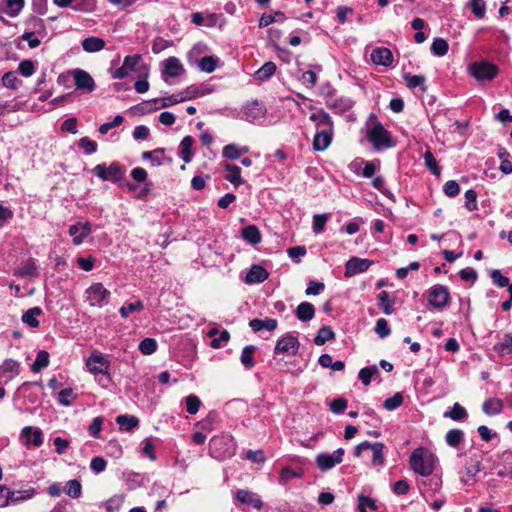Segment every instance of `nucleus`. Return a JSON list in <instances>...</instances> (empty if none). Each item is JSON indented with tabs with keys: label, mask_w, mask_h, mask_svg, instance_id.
<instances>
[{
	"label": "nucleus",
	"mask_w": 512,
	"mask_h": 512,
	"mask_svg": "<svg viewBox=\"0 0 512 512\" xmlns=\"http://www.w3.org/2000/svg\"><path fill=\"white\" fill-rule=\"evenodd\" d=\"M20 441L26 447H40L43 444V433L39 428L25 426L21 430Z\"/></svg>",
	"instance_id": "obj_14"
},
{
	"label": "nucleus",
	"mask_w": 512,
	"mask_h": 512,
	"mask_svg": "<svg viewBox=\"0 0 512 512\" xmlns=\"http://www.w3.org/2000/svg\"><path fill=\"white\" fill-rule=\"evenodd\" d=\"M124 501L125 496L123 494H115L104 503V507L107 512H118Z\"/></svg>",
	"instance_id": "obj_43"
},
{
	"label": "nucleus",
	"mask_w": 512,
	"mask_h": 512,
	"mask_svg": "<svg viewBox=\"0 0 512 512\" xmlns=\"http://www.w3.org/2000/svg\"><path fill=\"white\" fill-rule=\"evenodd\" d=\"M344 449L338 448L333 453H320L316 456L315 462L321 471H328L343 460Z\"/></svg>",
	"instance_id": "obj_10"
},
{
	"label": "nucleus",
	"mask_w": 512,
	"mask_h": 512,
	"mask_svg": "<svg viewBox=\"0 0 512 512\" xmlns=\"http://www.w3.org/2000/svg\"><path fill=\"white\" fill-rule=\"evenodd\" d=\"M403 395L401 393H395L392 397L387 398L384 401V408L388 411H393L403 404Z\"/></svg>",
	"instance_id": "obj_61"
},
{
	"label": "nucleus",
	"mask_w": 512,
	"mask_h": 512,
	"mask_svg": "<svg viewBox=\"0 0 512 512\" xmlns=\"http://www.w3.org/2000/svg\"><path fill=\"white\" fill-rule=\"evenodd\" d=\"M236 499L240 503L251 506L256 510H261L263 508V501L261 500V497L255 492L239 489L236 492Z\"/></svg>",
	"instance_id": "obj_19"
},
{
	"label": "nucleus",
	"mask_w": 512,
	"mask_h": 512,
	"mask_svg": "<svg viewBox=\"0 0 512 512\" xmlns=\"http://www.w3.org/2000/svg\"><path fill=\"white\" fill-rule=\"evenodd\" d=\"M373 264L372 260L352 257L345 264V276L352 277L367 271Z\"/></svg>",
	"instance_id": "obj_15"
},
{
	"label": "nucleus",
	"mask_w": 512,
	"mask_h": 512,
	"mask_svg": "<svg viewBox=\"0 0 512 512\" xmlns=\"http://www.w3.org/2000/svg\"><path fill=\"white\" fill-rule=\"evenodd\" d=\"M276 71V64L272 61L264 63L254 74L256 80L266 81L271 78Z\"/></svg>",
	"instance_id": "obj_34"
},
{
	"label": "nucleus",
	"mask_w": 512,
	"mask_h": 512,
	"mask_svg": "<svg viewBox=\"0 0 512 512\" xmlns=\"http://www.w3.org/2000/svg\"><path fill=\"white\" fill-rule=\"evenodd\" d=\"M379 307L384 311L386 315H391L393 312L394 299L390 296L387 291H382L378 295Z\"/></svg>",
	"instance_id": "obj_42"
},
{
	"label": "nucleus",
	"mask_w": 512,
	"mask_h": 512,
	"mask_svg": "<svg viewBox=\"0 0 512 512\" xmlns=\"http://www.w3.org/2000/svg\"><path fill=\"white\" fill-rule=\"evenodd\" d=\"M144 308L143 302L136 300L134 302L125 303L119 310L121 317L127 318L134 312H140Z\"/></svg>",
	"instance_id": "obj_45"
},
{
	"label": "nucleus",
	"mask_w": 512,
	"mask_h": 512,
	"mask_svg": "<svg viewBox=\"0 0 512 512\" xmlns=\"http://www.w3.org/2000/svg\"><path fill=\"white\" fill-rule=\"evenodd\" d=\"M403 78L407 84V86L410 88V89H414L416 87H421L422 88V91H426V86H425V77L422 76V75H412L410 73H405L403 75Z\"/></svg>",
	"instance_id": "obj_44"
},
{
	"label": "nucleus",
	"mask_w": 512,
	"mask_h": 512,
	"mask_svg": "<svg viewBox=\"0 0 512 512\" xmlns=\"http://www.w3.org/2000/svg\"><path fill=\"white\" fill-rule=\"evenodd\" d=\"M157 349V342L153 338H145L139 344V350L144 355H151Z\"/></svg>",
	"instance_id": "obj_59"
},
{
	"label": "nucleus",
	"mask_w": 512,
	"mask_h": 512,
	"mask_svg": "<svg viewBox=\"0 0 512 512\" xmlns=\"http://www.w3.org/2000/svg\"><path fill=\"white\" fill-rule=\"evenodd\" d=\"M299 346L298 338L292 333H287L276 342L274 353L294 356L297 354Z\"/></svg>",
	"instance_id": "obj_9"
},
{
	"label": "nucleus",
	"mask_w": 512,
	"mask_h": 512,
	"mask_svg": "<svg viewBox=\"0 0 512 512\" xmlns=\"http://www.w3.org/2000/svg\"><path fill=\"white\" fill-rule=\"evenodd\" d=\"M265 113L266 109L264 105L255 100L244 106L242 110V118L248 122L256 123L264 118Z\"/></svg>",
	"instance_id": "obj_13"
},
{
	"label": "nucleus",
	"mask_w": 512,
	"mask_h": 512,
	"mask_svg": "<svg viewBox=\"0 0 512 512\" xmlns=\"http://www.w3.org/2000/svg\"><path fill=\"white\" fill-rule=\"evenodd\" d=\"M503 405L501 400L490 398L483 403V412L487 415H497L502 411Z\"/></svg>",
	"instance_id": "obj_38"
},
{
	"label": "nucleus",
	"mask_w": 512,
	"mask_h": 512,
	"mask_svg": "<svg viewBox=\"0 0 512 512\" xmlns=\"http://www.w3.org/2000/svg\"><path fill=\"white\" fill-rule=\"evenodd\" d=\"M25 31L44 37L46 35V26L44 21L34 15H30L24 21Z\"/></svg>",
	"instance_id": "obj_24"
},
{
	"label": "nucleus",
	"mask_w": 512,
	"mask_h": 512,
	"mask_svg": "<svg viewBox=\"0 0 512 512\" xmlns=\"http://www.w3.org/2000/svg\"><path fill=\"white\" fill-rule=\"evenodd\" d=\"M185 72L183 65L176 57H169L165 61L164 70L162 72L164 80L168 77H179Z\"/></svg>",
	"instance_id": "obj_23"
},
{
	"label": "nucleus",
	"mask_w": 512,
	"mask_h": 512,
	"mask_svg": "<svg viewBox=\"0 0 512 512\" xmlns=\"http://www.w3.org/2000/svg\"><path fill=\"white\" fill-rule=\"evenodd\" d=\"M224 168L227 171V174L225 175V179L227 181L236 187L243 184L240 167L232 164H226Z\"/></svg>",
	"instance_id": "obj_31"
},
{
	"label": "nucleus",
	"mask_w": 512,
	"mask_h": 512,
	"mask_svg": "<svg viewBox=\"0 0 512 512\" xmlns=\"http://www.w3.org/2000/svg\"><path fill=\"white\" fill-rule=\"evenodd\" d=\"M384 444L381 443V442H375V443H370V446L368 449H370L372 451V465L373 466H382L384 464V461H385V457H384Z\"/></svg>",
	"instance_id": "obj_32"
},
{
	"label": "nucleus",
	"mask_w": 512,
	"mask_h": 512,
	"mask_svg": "<svg viewBox=\"0 0 512 512\" xmlns=\"http://www.w3.org/2000/svg\"><path fill=\"white\" fill-rule=\"evenodd\" d=\"M314 306L309 302H302L296 309V316L298 320H311L314 317Z\"/></svg>",
	"instance_id": "obj_37"
},
{
	"label": "nucleus",
	"mask_w": 512,
	"mask_h": 512,
	"mask_svg": "<svg viewBox=\"0 0 512 512\" xmlns=\"http://www.w3.org/2000/svg\"><path fill=\"white\" fill-rule=\"evenodd\" d=\"M180 99L182 102L192 100L198 96L204 95V92L200 89V87L196 85H191L184 89L183 91L179 92Z\"/></svg>",
	"instance_id": "obj_53"
},
{
	"label": "nucleus",
	"mask_w": 512,
	"mask_h": 512,
	"mask_svg": "<svg viewBox=\"0 0 512 512\" xmlns=\"http://www.w3.org/2000/svg\"><path fill=\"white\" fill-rule=\"evenodd\" d=\"M334 130H316L313 138V149L315 151L326 150L332 142Z\"/></svg>",
	"instance_id": "obj_21"
},
{
	"label": "nucleus",
	"mask_w": 512,
	"mask_h": 512,
	"mask_svg": "<svg viewBox=\"0 0 512 512\" xmlns=\"http://www.w3.org/2000/svg\"><path fill=\"white\" fill-rule=\"evenodd\" d=\"M49 364V354L45 350H40L37 353L35 361L31 365V370L33 372H40L43 368L47 367Z\"/></svg>",
	"instance_id": "obj_47"
},
{
	"label": "nucleus",
	"mask_w": 512,
	"mask_h": 512,
	"mask_svg": "<svg viewBox=\"0 0 512 512\" xmlns=\"http://www.w3.org/2000/svg\"><path fill=\"white\" fill-rule=\"evenodd\" d=\"M309 119L316 124V130H334L332 118L323 109L312 113Z\"/></svg>",
	"instance_id": "obj_22"
},
{
	"label": "nucleus",
	"mask_w": 512,
	"mask_h": 512,
	"mask_svg": "<svg viewBox=\"0 0 512 512\" xmlns=\"http://www.w3.org/2000/svg\"><path fill=\"white\" fill-rule=\"evenodd\" d=\"M72 75L74 78V84L77 89L85 90L88 92H91L95 89L94 79L88 72L82 69H75L72 71Z\"/></svg>",
	"instance_id": "obj_18"
},
{
	"label": "nucleus",
	"mask_w": 512,
	"mask_h": 512,
	"mask_svg": "<svg viewBox=\"0 0 512 512\" xmlns=\"http://www.w3.org/2000/svg\"><path fill=\"white\" fill-rule=\"evenodd\" d=\"M25 7V0H0V22L9 26L10 22L5 16L10 18L18 17Z\"/></svg>",
	"instance_id": "obj_7"
},
{
	"label": "nucleus",
	"mask_w": 512,
	"mask_h": 512,
	"mask_svg": "<svg viewBox=\"0 0 512 512\" xmlns=\"http://www.w3.org/2000/svg\"><path fill=\"white\" fill-rule=\"evenodd\" d=\"M34 494V489L14 492L7 486L0 485V507H6L9 503H17L19 501L31 499Z\"/></svg>",
	"instance_id": "obj_8"
},
{
	"label": "nucleus",
	"mask_w": 512,
	"mask_h": 512,
	"mask_svg": "<svg viewBox=\"0 0 512 512\" xmlns=\"http://www.w3.org/2000/svg\"><path fill=\"white\" fill-rule=\"evenodd\" d=\"M248 152H249L248 146L240 147L237 144L231 143V144L224 146V148L222 150V156L228 160H237L242 155L247 154Z\"/></svg>",
	"instance_id": "obj_27"
},
{
	"label": "nucleus",
	"mask_w": 512,
	"mask_h": 512,
	"mask_svg": "<svg viewBox=\"0 0 512 512\" xmlns=\"http://www.w3.org/2000/svg\"><path fill=\"white\" fill-rule=\"evenodd\" d=\"M198 67L203 72L212 73L217 67V58L205 56L199 60Z\"/></svg>",
	"instance_id": "obj_57"
},
{
	"label": "nucleus",
	"mask_w": 512,
	"mask_h": 512,
	"mask_svg": "<svg viewBox=\"0 0 512 512\" xmlns=\"http://www.w3.org/2000/svg\"><path fill=\"white\" fill-rule=\"evenodd\" d=\"M3 85L7 88L16 89L21 85V80L15 72H7L2 77Z\"/></svg>",
	"instance_id": "obj_63"
},
{
	"label": "nucleus",
	"mask_w": 512,
	"mask_h": 512,
	"mask_svg": "<svg viewBox=\"0 0 512 512\" xmlns=\"http://www.w3.org/2000/svg\"><path fill=\"white\" fill-rule=\"evenodd\" d=\"M468 72L477 81H492L498 76L499 68L491 62L481 60L471 63Z\"/></svg>",
	"instance_id": "obj_4"
},
{
	"label": "nucleus",
	"mask_w": 512,
	"mask_h": 512,
	"mask_svg": "<svg viewBox=\"0 0 512 512\" xmlns=\"http://www.w3.org/2000/svg\"><path fill=\"white\" fill-rule=\"evenodd\" d=\"M106 42L99 37L91 36L81 42L82 49L87 53H96L105 48Z\"/></svg>",
	"instance_id": "obj_28"
},
{
	"label": "nucleus",
	"mask_w": 512,
	"mask_h": 512,
	"mask_svg": "<svg viewBox=\"0 0 512 512\" xmlns=\"http://www.w3.org/2000/svg\"><path fill=\"white\" fill-rule=\"evenodd\" d=\"M250 327L264 339H268L265 333L273 332L277 327V322H249Z\"/></svg>",
	"instance_id": "obj_33"
},
{
	"label": "nucleus",
	"mask_w": 512,
	"mask_h": 512,
	"mask_svg": "<svg viewBox=\"0 0 512 512\" xmlns=\"http://www.w3.org/2000/svg\"><path fill=\"white\" fill-rule=\"evenodd\" d=\"M241 236L251 245H257L262 240V235L256 225L245 226L241 231Z\"/></svg>",
	"instance_id": "obj_29"
},
{
	"label": "nucleus",
	"mask_w": 512,
	"mask_h": 512,
	"mask_svg": "<svg viewBox=\"0 0 512 512\" xmlns=\"http://www.w3.org/2000/svg\"><path fill=\"white\" fill-rule=\"evenodd\" d=\"M494 350L500 355H507L512 352V335L507 333L502 340L494 346Z\"/></svg>",
	"instance_id": "obj_46"
},
{
	"label": "nucleus",
	"mask_w": 512,
	"mask_h": 512,
	"mask_svg": "<svg viewBox=\"0 0 512 512\" xmlns=\"http://www.w3.org/2000/svg\"><path fill=\"white\" fill-rule=\"evenodd\" d=\"M93 174L103 181L119 182L125 174V170L116 162L109 166L105 163L97 164L93 170Z\"/></svg>",
	"instance_id": "obj_6"
},
{
	"label": "nucleus",
	"mask_w": 512,
	"mask_h": 512,
	"mask_svg": "<svg viewBox=\"0 0 512 512\" xmlns=\"http://www.w3.org/2000/svg\"><path fill=\"white\" fill-rule=\"evenodd\" d=\"M86 300L91 306H102L108 299L110 292L102 283H94L86 289Z\"/></svg>",
	"instance_id": "obj_11"
},
{
	"label": "nucleus",
	"mask_w": 512,
	"mask_h": 512,
	"mask_svg": "<svg viewBox=\"0 0 512 512\" xmlns=\"http://www.w3.org/2000/svg\"><path fill=\"white\" fill-rule=\"evenodd\" d=\"M376 510L377 505L374 499L368 496L360 495L358 497V510L359 512H367L366 509Z\"/></svg>",
	"instance_id": "obj_64"
},
{
	"label": "nucleus",
	"mask_w": 512,
	"mask_h": 512,
	"mask_svg": "<svg viewBox=\"0 0 512 512\" xmlns=\"http://www.w3.org/2000/svg\"><path fill=\"white\" fill-rule=\"evenodd\" d=\"M269 273L265 268L260 265H253L245 277V282L248 284L262 283L267 280Z\"/></svg>",
	"instance_id": "obj_26"
},
{
	"label": "nucleus",
	"mask_w": 512,
	"mask_h": 512,
	"mask_svg": "<svg viewBox=\"0 0 512 512\" xmlns=\"http://www.w3.org/2000/svg\"><path fill=\"white\" fill-rule=\"evenodd\" d=\"M254 351H255V347L252 345L246 346L242 350L240 360H241V363L247 369H251L254 366V360H253Z\"/></svg>",
	"instance_id": "obj_55"
},
{
	"label": "nucleus",
	"mask_w": 512,
	"mask_h": 512,
	"mask_svg": "<svg viewBox=\"0 0 512 512\" xmlns=\"http://www.w3.org/2000/svg\"><path fill=\"white\" fill-rule=\"evenodd\" d=\"M64 492L67 496L77 499L82 494V485L77 479H72L66 482Z\"/></svg>",
	"instance_id": "obj_40"
},
{
	"label": "nucleus",
	"mask_w": 512,
	"mask_h": 512,
	"mask_svg": "<svg viewBox=\"0 0 512 512\" xmlns=\"http://www.w3.org/2000/svg\"><path fill=\"white\" fill-rule=\"evenodd\" d=\"M379 373V370L376 365L364 367L359 371V379L362 381L364 385H369L372 381V378Z\"/></svg>",
	"instance_id": "obj_50"
},
{
	"label": "nucleus",
	"mask_w": 512,
	"mask_h": 512,
	"mask_svg": "<svg viewBox=\"0 0 512 512\" xmlns=\"http://www.w3.org/2000/svg\"><path fill=\"white\" fill-rule=\"evenodd\" d=\"M216 333L217 332L214 329L208 333V336L212 338L210 346L215 349L222 347L223 344L226 343L230 337L229 333L226 330L222 331L219 337H215Z\"/></svg>",
	"instance_id": "obj_54"
},
{
	"label": "nucleus",
	"mask_w": 512,
	"mask_h": 512,
	"mask_svg": "<svg viewBox=\"0 0 512 512\" xmlns=\"http://www.w3.org/2000/svg\"><path fill=\"white\" fill-rule=\"evenodd\" d=\"M95 8L94 0H74L72 9L78 12H91Z\"/></svg>",
	"instance_id": "obj_62"
},
{
	"label": "nucleus",
	"mask_w": 512,
	"mask_h": 512,
	"mask_svg": "<svg viewBox=\"0 0 512 512\" xmlns=\"http://www.w3.org/2000/svg\"><path fill=\"white\" fill-rule=\"evenodd\" d=\"M92 232L89 222H77L69 227V235L72 237L74 245L83 243L84 239Z\"/></svg>",
	"instance_id": "obj_17"
},
{
	"label": "nucleus",
	"mask_w": 512,
	"mask_h": 512,
	"mask_svg": "<svg viewBox=\"0 0 512 512\" xmlns=\"http://www.w3.org/2000/svg\"><path fill=\"white\" fill-rule=\"evenodd\" d=\"M366 139L375 151H383L396 146V140L392 134L377 121L375 115H371L369 122L366 124Z\"/></svg>",
	"instance_id": "obj_1"
},
{
	"label": "nucleus",
	"mask_w": 512,
	"mask_h": 512,
	"mask_svg": "<svg viewBox=\"0 0 512 512\" xmlns=\"http://www.w3.org/2000/svg\"><path fill=\"white\" fill-rule=\"evenodd\" d=\"M194 139L192 136H185L180 143V157L185 163L191 162L193 158L192 146Z\"/></svg>",
	"instance_id": "obj_30"
},
{
	"label": "nucleus",
	"mask_w": 512,
	"mask_h": 512,
	"mask_svg": "<svg viewBox=\"0 0 512 512\" xmlns=\"http://www.w3.org/2000/svg\"><path fill=\"white\" fill-rule=\"evenodd\" d=\"M286 19L283 12L277 11L273 14H263L259 19V27H267L274 22H282Z\"/></svg>",
	"instance_id": "obj_49"
},
{
	"label": "nucleus",
	"mask_w": 512,
	"mask_h": 512,
	"mask_svg": "<svg viewBox=\"0 0 512 512\" xmlns=\"http://www.w3.org/2000/svg\"><path fill=\"white\" fill-rule=\"evenodd\" d=\"M184 402L186 406V411L189 414L194 415L199 411L201 406V400L199 399L198 396L194 394L188 395L187 397H185Z\"/></svg>",
	"instance_id": "obj_56"
},
{
	"label": "nucleus",
	"mask_w": 512,
	"mask_h": 512,
	"mask_svg": "<svg viewBox=\"0 0 512 512\" xmlns=\"http://www.w3.org/2000/svg\"><path fill=\"white\" fill-rule=\"evenodd\" d=\"M424 162L426 167L431 171L432 174L438 176L441 173V169L437 164V161L431 151L424 153Z\"/></svg>",
	"instance_id": "obj_58"
},
{
	"label": "nucleus",
	"mask_w": 512,
	"mask_h": 512,
	"mask_svg": "<svg viewBox=\"0 0 512 512\" xmlns=\"http://www.w3.org/2000/svg\"><path fill=\"white\" fill-rule=\"evenodd\" d=\"M75 398L72 388H65L58 393V402L62 406H70Z\"/></svg>",
	"instance_id": "obj_60"
},
{
	"label": "nucleus",
	"mask_w": 512,
	"mask_h": 512,
	"mask_svg": "<svg viewBox=\"0 0 512 512\" xmlns=\"http://www.w3.org/2000/svg\"><path fill=\"white\" fill-rule=\"evenodd\" d=\"M443 416L454 421H462L467 418V411L459 403H455L450 411L444 412Z\"/></svg>",
	"instance_id": "obj_41"
},
{
	"label": "nucleus",
	"mask_w": 512,
	"mask_h": 512,
	"mask_svg": "<svg viewBox=\"0 0 512 512\" xmlns=\"http://www.w3.org/2000/svg\"><path fill=\"white\" fill-rule=\"evenodd\" d=\"M327 89L328 91L325 92L324 88H322V94H325V105L333 112L342 114L353 107L354 101L351 98L345 96L335 97V90L330 85H327Z\"/></svg>",
	"instance_id": "obj_5"
},
{
	"label": "nucleus",
	"mask_w": 512,
	"mask_h": 512,
	"mask_svg": "<svg viewBox=\"0 0 512 512\" xmlns=\"http://www.w3.org/2000/svg\"><path fill=\"white\" fill-rule=\"evenodd\" d=\"M449 291L443 285H435L429 292V303L437 308L444 307L449 301Z\"/></svg>",
	"instance_id": "obj_16"
},
{
	"label": "nucleus",
	"mask_w": 512,
	"mask_h": 512,
	"mask_svg": "<svg viewBox=\"0 0 512 512\" xmlns=\"http://www.w3.org/2000/svg\"><path fill=\"white\" fill-rule=\"evenodd\" d=\"M14 275L21 278H36L39 275V268L33 258L14 271Z\"/></svg>",
	"instance_id": "obj_25"
},
{
	"label": "nucleus",
	"mask_w": 512,
	"mask_h": 512,
	"mask_svg": "<svg viewBox=\"0 0 512 512\" xmlns=\"http://www.w3.org/2000/svg\"><path fill=\"white\" fill-rule=\"evenodd\" d=\"M210 443L212 454L218 459L230 458L236 452L234 438L229 434L214 436Z\"/></svg>",
	"instance_id": "obj_3"
},
{
	"label": "nucleus",
	"mask_w": 512,
	"mask_h": 512,
	"mask_svg": "<svg viewBox=\"0 0 512 512\" xmlns=\"http://www.w3.org/2000/svg\"><path fill=\"white\" fill-rule=\"evenodd\" d=\"M334 332L328 326H323L318 330L316 337L314 338V343L318 346L324 345L327 341L334 339Z\"/></svg>",
	"instance_id": "obj_48"
},
{
	"label": "nucleus",
	"mask_w": 512,
	"mask_h": 512,
	"mask_svg": "<svg viewBox=\"0 0 512 512\" xmlns=\"http://www.w3.org/2000/svg\"><path fill=\"white\" fill-rule=\"evenodd\" d=\"M142 159L150 160L153 165L160 166L165 159V149L157 148L153 151H145L142 153Z\"/></svg>",
	"instance_id": "obj_35"
},
{
	"label": "nucleus",
	"mask_w": 512,
	"mask_h": 512,
	"mask_svg": "<svg viewBox=\"0 0 512 512\" xmlns=\"http://www.w3.org/2000/svg\"><path fill=\"white\" fill-rule=\"evenodd\" d=\"M116 422L121 430L127 432L132 431L139 424V420L137 417L128 415H119L116 418Z\"/></svg>",
	"instance_id": "obj_36"
},
{
	"label": "nucleus",
	"mask_w": 512,
	"mask_h": 512,
	"mask_svg": "<svg viewBox=\"0 0 512 512\" xmlns=\"http://www.w3.org/2000/svg\"><path fill=\"white\" fill-rule=\"evenodd\" d=\"M446 443L453 448H457L464 440V432L460 429H451L446 433Z\"/></svg>",
	"instance_id": "obj_39"
},
{
	"label": "nucleus",
	"mask_w": 512,
	"mask_h": 512,
	"mask_svg": "<svg viewBox=\"0 0 512 512\" xmlns=\"http://www.w3.org/2000/svg\"><path fill=\"white\" fill-rule=\"evenodd\" d=\"M86 367L94 375L108 374L110 361L101 353H92L86 360Z\"/></svg>",
	"instance_id": "obj_12"
},
{
	"label": "nucleus",
	"mask_w": 512,
	"mask_h": 512,
	"mask_svg": "<svg viewBox=\"0 0 512 512\" xmlns=\"http://www.w3.org/2000/svg\"><path fill=\"white\" fill-rule=\"evenodd\" d=\"M449 49L448 42L443 38H435L431 45V51L435 56H444Z\"/></svg>",
	"instance_id": "obj_51"
},
{
	"label": "nucleus",
	"mask_w": 512,
	"mask_h": 512,
	"mask_svg": "<svg viewBox=\"0 0 512 512\" xmlns=\"http://www.w3.org/2000/svg\"><path fill=\"white\" fill-rule=\"evenodd\" d=\"M225 24L226 20L222 14L208 13L205 16L204 26L206 27L218 26L219 28H222L225 26Z\"/></svg>",
	"instance_id": "obj_52"
},
{
	"label": "nucleus",
	"mask_w": 512,
	"mask_h": 512,
	"mask_svg": "<svg viewBox=\"0 0 512 512\" xmlns=\"http://www.w3.org/2000/svg\"><path fill=\"white\" fill-rule=\"evenodd\" d=\"M370 58L376 65L390 67L393 64V54L389 48L377 47L372 50Z\"/></svg>",
	"instance_id": "obj_20"
},
{
	"label": "nucleus",
	"mask_w": 512,
	"mask_h": 512,
	"mask_svg": "<svg viewBox=\"0 0 512 512\" xmlns=\"http://www.w3.org/2000/svg\"><path fill=\"white\" fill-rule=\"evenodd\" d=\"M437 462V456L424 447L414 449L409 457L411 470L423 477H428L434 472Z\"/></svg>",
	"instance_id": "obj_2"
}]
</instances>
